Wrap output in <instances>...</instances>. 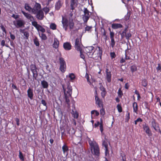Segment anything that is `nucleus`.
<instances>
[{
    "label": "nucleus",
    "mask_w": 161,
    "mask_h": 161,
    "mask_svg": "<svg viewBox=\"0 0 161 161\" xmlns=\"http://www.w3.org/2000/svg\"><path fill=\"white\" fill-rule=\"evenodd\" d=\"M69 77L70 78V80H73L75 78V76L74 74L71 73L69 74Z\"/></svg>",
    "instance_id": "c9c22d12"
},
{
    "label": "nucleus",
    "mask_w": 161,
    "mask_h": 161,
    "mask_svg": "<svg viewBox=\"0 0 161 161\" xmlns=\"http://www.w3.org/2000/svg\"><path fill=\"white\" fill-rule=\"evenodd\" d=\"M34 42L36 46L38 47L39 46V43L37 38H35L34 39Z\"/></svg>",
    "instance_id": "ea45409f"
},
{
    "label": "nucleus",
    "mask_w": 161,
    "mask_h": 161,
    "mask_svg": "<svg viewBox=\"0 0 161 161\" xmlns=\"http://www.w3.org/2000/svg\"><path fill=\"white\" fill-rule=\"evenodd\" d=\"M94 47L90 46L86 47L85 49L87 55L89 57L92 58L96 60L101 59L102 51L101 48L99 47H96L94 52H93Z\"/></svg>",
    "instance_id": "f257e3e1"
},
{
    "label": "nucleus",
    "mask_w": 161,
    "mask_h": 161,
    "mask_svg": "<svg viewBox=\"0 0 161 161\" xmlns=\"http://www.w3.org/2000/svg\"><path fill=\"white\" fill-rule=\"evenodd\" d=\"M142 127L144 130L147 134L148 136H150L152 135V132L147 125L146 124L143 125Z\"/></svg>",
    "instance_id": "9d476101"
},
{
    "label": "nucleus",
    "mask_w": 161,
    "mask_h": 161,
    "mask_svg": "<svg viewBox=\"0 0 161 161\" xmlns=\"http://www.w3.org/2000/svg\"><path fill=\"white\" fill-rule=\"evenodd\" d=\"M41 5L40 4L37 3H36L34 5V7L32 8V12L34 14H36L37 12L40 11L41 10Z\"/></svg>",
    "instance_id": "1a4fd4ad"
},
{
    "label": "nucleus",
    "mask_w": 161,
    "mask_h": 161,
    "mask_svg": "<svg viewBox=\"0 0 161 161\" xmlns=\"http://www.w3.org/2000/svg\"><path fill=\"white\" fill-rule=\"evenodd\" d=\"M91 117L92 118L94 116H97L99 114V112L96 110H93L91 111Z\"/></svg>",
    "instance_id": "bb28decb"
},
{
    "label": "nucleus",
    "mask_w": 161,
    "mask_h": 161,
    "mask_svg": "<svg viewBox=\"0 0 161 161\" xmlns=\"http://www.w3.org/2000/svg\"><path fill=\"white\" fill-rule=\"evenodd\" d=\"M120 161H126L125 156L124 154H121Z\"/></svg>",
    "instance_id": "f704fd0d"
},
{
    "label": "nucleus",
    "mask_w": 161,
    "mask_h": 161,
    "mask_svg": "<svg viewBox=\"0 0 161 161\" xmlns=\"http://www.w3.org/2000/svg\"><path fill=\"white\" fill-rule=\"evenodd\" d=\"M38 31H41L42 33L45 32V29L39 25L38 28L36 29Z\"/></svg>",
    "instance_id": "c85d7f7f"
},
{
    "label": "nucleus",
    "mask_w": 161,
    "mask_h": 161,
    "mask_svg": "<svg viewBox=\"0 0 161 161\" xmlns=\"http://www.w3.org/2000/svg\"><path fill=\"white\" fill-rule=\"evenodd\" d=\"M1 44L3 46H4L5 45V41L4 40H2L1 42Z\"/></svg>",
    "instance_id": "69168bd1"
},
{
    "label": "nucleus",
    "mask_w": 161,
    "mask_h": 161,
    "mask_svg": "<svg viewBox=\"0 0 161 161\" xmlns=\"http://www.w3.org/2000/svg\"><path fill=\"white\" fill-rule=\"evenodd\" d=\"M59 63L60 64L59 69L60 71L62 72H64L66 69V63L63 58H60L59 59Z\"/></svg>",
    "instance_id": "423d86ee"
},
{
    "label": "nucleus",
    "mask_w": 161,
    "mask_h": 161,
    "mask_svg": "<svg viewBox=\"0 0 161 161\" xmlns=\"http://www.w3.org/2000/svg\"><path fill=\"white\" fill-rule=\"evenodd\" d=\"M63 153L64 154L66 153V155L68 154V152L69 150L68 147L65 145H64L62 147Z\"/></svg>",
    "instance_id": "393cba45"
},
{
    "label": "nucleus",
    "mask_w": 161,
    "mask_h": 161,
    "mask_svg": "<svg viewBox=\"0 0 161 161\" xmlns=\"http://www.w3.org/2000/svg\"><path fill=\"white\" fill-rule=\"evenodd\" d=\"M1 29L3 32H4L5 34L6 33V31L5 28L3 25L1 26Z\"/></svg>",
    "instance_id": "6e6d98bb"
},
{
    "label": "nucleus",
    "mask_w": 161,
    "mask_h": 161,
    "mask_svg": "<svg viewBox=\"0 0 161 161\" xmlns=\"http://www.w3.org/2000/svg\"><path fill=\"white\" fill-rule=\"evenodd\" d=\"M90 16L86 15H84L83 16V19L85 23H86L89 19Z\"/></svg>",
    "instance_id": "c756f323"
},
{
    "label": "nucleus",
    "mask_w": 161,
    "mask_h": 161,
    "mask_svg": "<svg viewBox=\"0 0 161 161\" xmlns=\"http://www.w3.org/2000/svg\"><path fill=\"white\" fill-rule=\"evenodd\" d=\"M96 103L99 107H100L103 106L102 102L100 100L98 101H97L96 102Z\"/></svg>",
    "instance_id": "58836bf2"
},
{
    "label": "nucleus",
    "mask_w": 161,
    "mask_h": 161,
    "mask_svg": "<svg viewBox=\"0 0 161 161\" xmlns=\"http://www.w3.org/2000/svg\"><path fill=\"white\" fill-rule=\"evenodd\" d=\"M36 14V17L38 19L40 20L43 19L44 15L43 13L42 10L38 12H37Z\"/></svg>",
    "instance_id": "2eb2a0df"
},
{
    "label": "nucleus",
    "mask_w": 161,
    "mask_h": 161,
    "mask_svg": "<svg viewBox=\"0 0 161 161\" xmlns=\"http://www.w3.org/2000/svg\"><path fill=\"white\" fill-rule=\"evenodd\" d=\"M118 95L119 96L121 97L123 95V93L122 91L121 90V88H119V89L118 92Z\"/></svg>",
    "instance_id": "a18cd8bd"
},
{
    "label": "nucleus",
    "mask_w": 161,
    "mask_h": 161,
    "mask_svg": "<svg viewBox=\"0 0 161 161\" xmlns=\"http://www.w3.org/2000/svg\"><path fill=\"white\" fill-rule=\"evenodd\" d=\"M75 46V49L77 51H80L82 50V45L80 39L77 38L76 39Z\"/></svg>",
    "instance_id": "0eeeda50"
},
{
    "label": "nucleus",
    "mask_w": 161,
    "mask_h": 161,
    "mask_svg": "<svg viewBox=\"0 0 161 161\" xmlns=\"http://www.w3.org/2000/svg\"><path fill=\"white\" fill-rule=\"evenodd\" d=\"M112 75L110 71H108V69L106 70V79L108 82H110L111 81Z\"/></svg>",
    "instance_id": "f8f14e48"
},
{
    "label": "nucleus",
    "mask_w": 161,
    "mask_h": 161,
    "mask_svg": "<svg viewBox=\"0 0 161 161\" xmlns=\"http://www.w3.org/2000/svg\"><path fill=\"white\" fill-rule=\"evenodd\" d=\"M132 107L133 108V112L137 114L138 109V106L137 103L135 102H134L132 104Z\"/></svg>",
    "instance_id": "412c9836"
},
{
    "label": "nucleus",
    "mask_w": 161,
    "mask_h": 161,
    "mask_svg": "<svg viewBox=\"0 0 161 161\" xmlns=\"http://www.w3.org/2000/svg\"><path fill=\"white\" fill-rule=\"evenodd\" d=\"M39 36L42 40H45L47 39V37L46 35L43 33L40 34Z\"/></svg>",
    "instance_id": "2f4dec72"
},
{
    "label": "nucleus",
    "mask_w": 161,
    "mask_h": 161,
    "mask_svg": "<svg viewBox=\"0 0 161 161\" xmlns=\"http://www.w3.org/2000/svg\"><path fill=\"white\" fill-rule=\"evenodd\" d=\"M130 113H128L126 115V117L125 118V120L126 122H128L130 119Z\"/></svg>",
    "instance_id": "de8ad7c7"
},
{
    "label": "nucleus",
    "mask_w": 161,
    "mask_h": 161,
    "mask_svg": "<svg viewBox=\"0 0 161 161\" xmlns=\"http://www.w3.org/2000/svg\"><path fill=\"white\" fill-rule=\"evenodd\" d=\"M19 157L20 159L21 160H22V161L24 160V159L23 155L22 153L20 151H19Z\"/></svg>",
    "instance_id": "09e8293b"
},
{
    "label": "nucleus",
    "mask_w": 161,
    "mask_h": 161,
    "mask_svg": "<svg viewBox=\"0 0 161 161\" xmlns=\"http://www.w3.org/2000/svg\"><path fill=\"white\" fill-rule=\"evenodd\" d=\"M9 34H10V37L11 38L12 40H14L15 39V36H14V35L12 34V33L10 32H9Z\"/></svg>",
    "instance_id": "864d4df0"
},
{
    "label": "nucleus",
    "mask_w": 161,
    "mask_h": 161,
    "mask_svg": "<svg viewBox=\"0 0 161 161\" xmlns=\"http://www.w3.org/2000/svg\"><path fill=\"white\" fill-rule=\"evenodd\" d=\"M131 36V34L130 33H128L126 34L125 37L127 39H129V38Z\"/></svg>",
    "instance_id": "3c124183"
},
{
    "label": "nucleus",
    "mask_w": 161,
    "mask_h": 161,
    "mask_svg": "<svg viewBox=\"0 0 161 161\" xmlns=\"http://www.w3.org/2000/svg\"><path fill=\"white\" fill-rule=\"evenodd\" d=\"M81 51H82V50H81L80 51V56L81 58H82V59H84V60L85 56H84V54H83L82 53Z\"/></svg>",
    "instance_id": "13d9d810"
},
{
    "label": "nucleus",
    "mask_w": 161,
    "mask_h": 161,
    "mask_svg": "<svg viewBox=\"0 0 161 161\" xmlns=\"http://www.w3.org/2000/svg\"><path fill=\"white\" fill-rule=\"evenodd\" d=\"M62 22L63 27L65 31H66L67 30L68 27H69L70 30L73 28L74 24L73 20L71 19L68 20L63 17Z\"/></svg>",
    "instance_id": "f03ea898"
},
{
    "label": "nucleus",
    "mask_w": 161,
    "mask_h": 161,
    "mask_svg": "<svg viewBox=\"0 0 161 161\" xmlns=\"http://www.w3.org/2000/svg\"><path fill=\"white\" fill-rule=\"evenodd\" d=\"M95 100L96 101V102L97 101H98L100 100L99 98L97 97V95H95Z\"/></svg>",
    "instance_id": "774afa93"
},
{
    "label": "nucleus",
    "mask_w": 161,
    "mask_h": 161,
    "mask_svg": "<svg viewBox=\"0 0 161 161\" xmlns=\"http://www.w3.org/2000/svg\"><path fill=\"white\" fill-rule=\"evenodd\" d=\"M71 96H64L65 98V99L66 102L67 104H68V106H70L69 102L70 100L69 99V97Z\"/></svg>",
    "instance_id": "473e14b6"
},
{
    "label": "nucleus",
    "mask_w": 161,
    "mask_h": 161,
    "mask_svg": "<svg viewBox=\"0 0 161 161\" xmlns=\"http://www.w3.org/2000/svg\"><path fill=\"white\" fill-rule=\"evenodd\" d=\"M21 12L27 19L30 20V21H32V25L37 29L39 25L38 24L36 21H34V18L30 14L26 13L23 11H22Z\"/></svg>",
    "instance_id": "20e7f679"
},
{
    "label": "nucleus",
    "mask_w": 161,
    "mask_h": 161,
    "mask_svg": "<svg viewBox=\"0 0 161 161\" xmlns=\"http://www.w3.org/2000/svg\"><path fill=\"white\" fill-rule=\"evenodd\" d=\"M14 25L16 28H19L23 27L25 24L24 21L21 19H17L13 21Z\"/></svg>",
    "instance_id": "39448f33"
},
{
    "label": "nucleus",
    "mask_w": 161,
    "mask_h": 161,
    "mask_svg": "<svg viewBox=\"0 0 161 161\" xmlns=\"http://www.w3.org/2000/svg\"><path fill=\"white\" fill-rule=\"evenodd\" d=\"M41 103L44 105V106H46V105H47V103L46 102V101L44 100H42V101H41Z\"/></svg>",
    "instance_id": "052dcab7"
},
{
    "label": "nucleus",
    "mask_w": 161,
    "mask_h": 161,
    "mask_svg": "<svg viewBox=\"0 0 161 161\" xmlns=\"http://www.w3.org/2000/svg\"><path fill=\"white\" fill-rule=\"evenodd\" d=\"M50 28L53 30H55L56 29L57 25L54 23H51L50 24Z\"/></svg>",
    "instance_id": "7c9ffc66"
},
{
    "label": "nucleus",
    "mask_w": 161,
    "mask_h": 161,
    "mask_svg": "<svg viewBox=\"0 0 161 161\" xmlns=\"http://www.w3.org/2000/svg\"><path fill=\"white\" fill-rule=\"evenodd\" d=\"M25 8L27 11L29 12H32V8L27 3H25Z\"/></svg>",
    "instance_id": "cd10ccee"
},
{
    "label": "nucleus",
    "mask_w": 161,
    "mask_h": 161,
    "mask_svg": "<svg viewBox=\"0 0 161 161\" xmlns=\"http://www.w3.org/2000/svg\"><path fill=\"white\" fill-rule=\"evenodd\" d=\"M91 28H92L91 27L89 26H87L85 28V30H86V31H90V29H91Z\"/></svg>",
    "instance_id": "0e129e2a"
},
{
    "label": "nucleus",
    "mask_w": 161,
    "mask_h": 161,
    "mask_svg": "<svg viewBox=\"0 0 161 161\" xmlns=\"http://www.w3.org/2000/svg\"><path fill=\"white\" fill-rule=\"evenodd\" d=\"M84 15H86L90 16L89 14V12L87 9L86 8H85L84 10Z\"/></svg>",
    "instance_id": "a19ab883"
},
{
    "label": "nucleus",
    "mask_w": 161,
    "mask_h": 161,
    "mask_svg": "<svg viewBox=\"0 0 161 161\" xmlns=\"http://www.w3.org/2000/svg\"><path fill=\"white\" fill-rule=\"evenodd\" d=\"M127 31V29L125 28L124 30L121 33V37L122 38H124L125 37V35H126V31Z\"/></svg>",
    "instance_id": "e433bc0d"
},
{
    "label": "nucleus",
    "mask_w": 161,
    "mask_h": 161,
    "mask_svg": "<svg viewBox=\"0 0 161 161\" xmlns=\"http://www.w3.org/2000/svg\"><path fill=\"white\" fill-rule=\"evenodd\" d=\"M77 0H71L70 1V7L71 9L73 10L77 6Z\"/></svg>",
    "instance_id": "6ab92c4d"
},
{
    "label": "nucleus",
    "mask_w": 161,
    "mask_h": 161,
    "mask_svg": "<svg viewBox=\"0 0 161 161\" xmlns=\"http://www.w3.org/2000/svg\"><path fill=\"white\" fill-rule=\"evenodd\" d=\"M63 47L65 50H69L71 49V46L69 43L66 42L64 43Z\"/></svg>",
    "instance_id": "aec40b11"
},
{
    "label": "nucleus",
    "mask_w": 161,
    "mask_h": 161,
    "mask_svg": "<svg viewBox=\"0 0 161 161\" xmlns=\"http://www.w3.org/2000/svg\"><path fill=\"white\" fill-rule=\"evenodd\" d=\"M122 27V25L120 24H113L112 25V27L114 29H117Z\"/></svg>",
    "instance_id": "5701e85b"
},
{
    "label": "nucleus",
    "mask_w": 161,
    "mask_h": 161,
    "mask_svg": "<svg viewBox=\"0 0 161 161\" xmlns=\"http://www.w3.org/2000/svg\"><path fill=\"white\" fill-rule=\"evenodd\" d=\"M114 33L112 31H110V36L111 39L114 38Z\"/></svg>",
    "instance_id": "8fccbe9b"
},
{
    "label": "nucleus",
    "mask_w": 161,
    "mask_h": 161,
    "mask_svg": "<svg viewBox=\"0 0 161 161\" xmlns=\"http://www.w3.org/2000/svg\"><path fill=\"white\" fill-rule=\"evenodd\" d=\"M15 120L16 122L17 125L19 126V119L18 118H16Z\"/></svg>",
    "instance_id": "e2e57ef3"
},
{
    "label": "nucleus",
    "mask_w": 161,
    "mask_h": 161,
    "mask_svg": "<svg viewBox=\"0 0 161 161\" xmlns=\"http://www.w3.org/2000/svg\"><path fill=\"white\" fill-rule=\"evenodd\" d=\"M131 71L132 72H134L137 70V67L135 65H132L130 68Z\"/></svg>",
    "instance_id": "72a5a7b5"
},
{
    "label": "nucleus",
    "mask_w": 161,
    "mask_h": 161,
    "mask_svg": "<svg viewBox=\"0 0 161 161\" xmlns=\"http://www.w3.org/2000/svg\"><path fill=\"white\" fill-rule=\"evenodd\" d=\"M100 114L101 115H104L105 114V111L103 108H102L100 110Z\"/></svg>",
    "instance_id": "5fc2aeb1"
},
{
    "label": "nucleus",
    "mask_w": 161,
    "mask_h": 161,
    "mask_svg": "<svg viewBox=\"0 0 161 161\" xmlns=\"http://www.w3.org/2000/svg\"><path fill=\"white\" fill-rule=\"evenodd\" d=\"M111 42L110 43V45L112 48H113L115 44V42L114 39H111Z\"/></svg>",
    "instance_id": "79ce46f5"
},
{
    "label": "nucleus",
    "mask_w": 161,
    "mask_h": 161,
    "mask_svg": "<svg viewBox=\"0 0 161 161\" xmlns=\"http://www.w3.org/2000/svg\"><path fill=\"white\" fill-rule=\"evenodd\" d=\"M71 113L74 118L75 119H77L78 118V114L77 112L75 110H72Z\"/></svg>",
    "instance_id": "a878e982"
},
{
    "label": "nucleus",
    "mask_w": 161,
    "mask_h": 161,
    "mask_svg": "<svg viewBox=\"0 0 161 161\" xmlns=\"http://www.w3.org/2000/svg\"><path fill=\"white\" fill-rule=\"evenodd\" d=\"M142 85L144 87H146L147 85V82L145 79L143 80L141 82Z\"/></svg>",
    "instance_id": "4c0bfd02"
},
{
    "label": "nucleus",
    "mask_w": 161,
    "mask_h": 161,
    "mask_svg": "<svg viewBox=\"0 0 161 161\" xmlns=\"http://www.w3.org/2000/svg\"><path fill=\"white\" fill-rule=\"evenodd\" d=\"M30 68L33 73V77H35V75H37V71H36V66L35 64H31L30 66Z\"/></svg>",
    "instance_id": "4468645a"
},
{
    "label": "nucleus",
    "mask_w": 161,
    "mask_h": 161,
    "mask_svg": "<svg viewBox=\"0 0 161 161\" xmlns=\"http://www.w3.org/2000/svg\"><path fill=\"white\" fill-rule=\"evenodd\" d=\"M41 84L44 88H47L48 87V84L47 82L45 80L42 81Z\"/></svg>",
    "instance_id": "b1692460"
},
{
    "label": "nucleus",
    "mask_w": 161,
    "mask_h": 161,
    "mask_svg": "<svg viewBox=\"0 0 161 161\" xmlns=\"http://www.w3.org/2000/svg\"><path fill=\"white\" fill-rule=\"evenodd\" d=\"M85 77L86 79L87 80V81L88 82V83L90 85H91L92 83L91 82L90 80L89 79V76L87 74H86L85 75Z\"/></svg>",
    "instance_id": "37998d69"
},
{
    "label": "nucleus",
    "mask_w": 161,
    "mask_h": 161,
    "mask_svg": "<svg viewBox=\"0 0 161 161\" xmlns=\"http://www.w3.org/2000/svg\"><path fill=\"white\" fill-rule=\"evenodd\" d=\"M43 11L44 12L45 14H46L49 11V9L47 7H45L43 8Z\"/></svg>",
    "instance_id": "49530a36"
},
{
    "label": "nucleus",
    "mask_w": 161,
    "mask_h": 161,
    "mask_svg": "<svg viewBox=\"0 0 161 161\" xmlns=\"http://www.w3.org/2000/svg\"><path fill=\"white\" fill-rule=\"evenodd\" d=\"M100 89L102 91H105V88L102 86H100Z\"/></svg>",
    "instance_id": "338daca9"
},
{
    "label": "nucleus",
    "mask_w": 161,
    "mask_h": 161,
    "mask_svg": "<svg viewBox=\"0 0 161 161\" xmlns=\"http://www.w3.org/2000/svg\"><path fill=\"white\" fill-rule=\"evenodd\" d=\"M151 127L156 131H158V128H159L158 124L156 122V121L154 119H153L151 121Z\"/></svg>",
    "instance_id": "ddd939ff"
},
{
    "label": "nucleus",
    "mask_w": 161,
    "mask_h": 161,
    "mask_svg": "<svg viewBox=\"0 0 161 161\" xmlns=\"http://www.w3.org/2000/svg\"><path fill=\"white\" fill-rule=\"evenodd\" d=\"M64 96H71L72 93V87L69 85H68L66 88L64 89L63 87Z\"/></svg>",
    "instance_id": "6e6552de"
},
{
    "label": "nucleus",
    "mask_w": 161,
    "mask_h": 161,
    "mask_svg": "<svg viewBox=\"0 0 161 161\" xmlns=\"http://www.w3.org/2000/svg\"><path fill=\"white\" fill-rule=\"evenodd\" d=\"M27 92L28 97L31 99H32L33 95V90L30 88H29L27 91Z\"/></svg>",
    "instance_id": "a211bd4d"
},
{
    "label": "nucleus",
    "mask_w": 161,
    "mask_h": 161,
    "mask_svg": "<svg viewBox=\"0 0 161 161\" xmlns=\"http://www.w3.org/2000/svg\"><path fill=\"white\" fill-rule=\"evenodd\" d=\"M12 87L13 88L15 89L16 90H17L18 88L16 86L14 85V84H12Z\"/></svg>",
    "instance_id": "680f3d73"
},
{
    "label": "nucleus",
    "mask_w": 161,
    "mask_h": 161,
    "mask_svg": "<svg viewBox=\"0 0 161 161\" xmlns=\"http://www.w3.org/2000/svg\"><path fill=\"white\" fill-rule=\"evenodd\" d=\"M89 142L92 153L96 155H98L99 153V150L98 144L95 141L91 140L89 141Z\"/></svg>",
    "instance_id": "7ed1b4c3"
},
{
    "label": "nucleus",
    "mask_w": 161,
    "mask_h": 161,
    "mask_svg": "<svg viewBox=\"0 0 161 161\" xmlns=\"http://www.w3.org/2000/svg\"><path fill=\"white\" fill-rule=\"evenodd\" d=\"M110 55L111 57L112 58H114L116 57L115 53L114 52L111 53Z\"/></svg>",
    "instance_id": "603ef678"
},
{
    "label": "nucleus",
    "mask_w": 161,
    "mask_h": 161,
    "mask_svg": "<svg viewBox=\"0 0 161 161\" xmlns=\"http://www.w3.org/2000/svg\"><path fill=\"white\" fill-rule=\"evenodd\" d=\"M59 42L58 39L55 37L54 38V42L53 44V48L57 49L59 47Z\"/></svg>",
    "instance_id": "f3484780"
},
{
    "label": "nucleus",
    "mask_w": 161,
    "mask_h": 161,
    "mask_svg": "<svg viewBox=\"0 0 161 161\" xmlns=\"http://www.w3.org/2000/svg\"><path fill=\"white\" fill-rule=\"evenodd\" d=\"M102 123V122L100 123L99 121H97L95 124L94 126L95 127H97L100 125Z\"/></svg>",
    "instance_id": "4d7b16f0"
},
{
    "label": "nucleus",
    "mask_w": 161,
    "mask_h": 161,
    "mask_svg": "<svg viewBox=\"0 0 161 161\" xmlns=\"http://www.w3.org/2000/svg\"><path fill=\"white\" fill-rule=\"evenodd\" d=\"M63 4V2L60 1H58L56 3L55 8L56 9H59L62 6Z\"/></svg>",
    "instance_id": "4be33fe9"
},
{
    "label": "nucleus",
    "mask_w": 161,
    "mask_h": 161,
    "mask_svg": "<svg viewBox=\"0 0 161 161\" xmlns=\"http://www.w3.org/2000/svg\"><path fill=\"white\" fill-rule=\"evenodd\" d=\"M117 108L118 110V112L119 113H120L122 111V108L121 105L119 104H118L117 105Z\"/></svg>",
    "instance_id": "c03bdc74"
},
{
    "label": "nucleus",
    "mask_w": 161,
    "mask_h": 161,
    "mask_svg": "<svg viewBox=\"0 0 161 161\" xmlns=\"http://www.w3.org/2000/svg\"><path fill=\"white\" fill-rule=\"evenodd\" d=\"M19 31L20 33L23 34L24 36L26 39H28V38L29 36V33L28 30H27L26 28L23 29H20L19 30Z\"/></svg>",
    "instance_id": "9b49d317"
},
{
    "label": "nucleus",
    "mask_w": 161,
    "mask_h": 161,
    "mask_svg": "<svg viewBox=\"0 0 161 161\" xmlns=\"http://www.w3.org/2000/svg\"><path fill=\"white\" fill-rule=\"evenodd\" d=\"M106 93V91H102L101 92V95L103 97H104Z\"/></svg>",
    "instance_id": "bf43d9fd"
},
{
    "label": "nucleus",
    "mask_w": 161,
    "mask_h": 161,
    "mask_svg": "<svg viewBox=\"0 0 161 161\" xmlns=\"http://www.w3.org/2000/svg\"><path fill=\"white\" fill-rule=\"evenodd\" d=\"M103 145L104 147L105 150V154L106 156H107V154L108 153V143L106 141H104L103 142Z\"/></svg>",
    "instance_id": "dca6fc26"
}]
</instances>
